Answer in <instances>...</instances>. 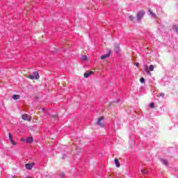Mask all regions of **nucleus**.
<instances>
[{
    "label": "nucleus",
    "mask_w": 178,
    "mask_h": 178,
    "mask_svg": "<svg viewBox=\"0 0 178 178\" xmlns=\"http://www.w3.org/2000/svg\"><path fill=\"white\" fill-rule=\"evenodd\" d=\"M114 162L117 168H120V162H119V159H115Z\"/></svg>",
    "instance_id": "obj_9"
},
{
    "label": "nucleus",
    "mask_w": 178,
    "mask_h": 178,
    "mask_svg": "<svg viewBox=\"0 0 178 178\" xmlns=\"http://www.w3.org/2000/svg\"><path fill=\"white\" fill-rule=\"evenodd\" d=\"M136 66L137 67H138L140 66V63H136Z\"/></svg>",
    "instance_id": "obj_26"
},
{
    "label": "nucleus",
    "mask_w": 178,
    "mask_h": 178,
    "mask_svg": "<svg viewBox=\"0 0 178 178\" xmlns=\"http://www.w3.org/2000/svg\"><path fill=\"white\" fill-rule=\"evenodd\" d=\"M91 74H94V72L90 71V72H88V73L86 72V73H84L83 76H84L85 79H88V77L90 76H91Z\"/></svg>",
    "instance_id": "obj_7"
},
{
    "label": "nucleus",
    "mask_w": 178,
    "mask_h": 178,
    "mask_svg": "<svg viewBox=\"0 0 178 178\" xmlns=\"http://www.w3.org/2000/svg\"><path fill=\"white\" fill-rule=\"evenodd\" d=\"M56 117H57V115H53V118H54V119H56Z\"/></svg>",
    "instance_id": "obj_27"
},
{
    "label": "nucleus",
    "mask_w": 178,
    "mask_h": 178,
    "mask_svg": "<svg viewBox=\"0 0 178 178\" xmlns=\"http://www.w3.org/2000/svg\"><path fill=\"white\" fill-rule=\"evenodd\" d=\"M155 68V66H154L153 65H151L150 66H149V71L150 72H154V69Z\"/></svg>",
    "instance_id": "obj_17"
},
{
    "label": "nucleus",
    "mask_w": 178,
    "mask_h": 178,
    "mask_svg": "<svg viewBox=\"0 0 178 178\" xmlns=\"http://www.w3.org/2000/svg\"><path fill=\"white\" fill-rule=\"evenodd\" d=\"M141 173H142V175H147V174H148V170L143 169L141 170Z\"/></svg>",
    "instance_id": "obj_13"
},
{
    "label": "nucleus",
    "mask_w": 178,
    "mask_h": 178,
    "mask_svg": "<svg viewBox=\"0 0 178 178\" xmlns=\"http://www.w3.org/2000/svg\"><path fill=\"white\" fill-rule=\"evenodd\" d=\"M129 20H131V22H133L134 20V17L133 15H130L129 16Z\"/></svg>",
    "instance_id": "obj_20"
},
{
    "label": "nucleus",
    "mask_w": 178,
    "mask_h": 178,
    "mask_svg": "<svg viewBox=\"0 0 178 178\" xmlns=\"http://www.w3.org/2000/svg\"><path fill=\"white\" fill-rule=\"evenodd\" d=\"M33 141H34V139L31 136H29L26 138V143H33Z\"/></svg>",
    "instance_id": "obj_10"
},
{
    "label": "nucleus",
    "mask_w": 178,
    "mask_h": 178,
    "mask_svg": "<svg viewBox=\"0 0 178 178\" xmlns=\"http://www.w3.org/2000/svg\"><path fill=\"white\" fill-rule=\"evenodd\" d=\"M140 83H142V84H144V83H145V79L144 78H141L140 79Z\"/></svg>",
    "instance_id": "obj_19"
},
{
    "label": "nucleus",
    "mask_w": 178,
    "mask_h": 178,
    "mask_svg": "<svg viewBox=\"0 0 178 178\" xmlns=\"http://www.w3.org/2000/svg\"><path fill=\"white\" fill-rule=\"evenodd\" d=\"M149 106H150V108H155V105L154 104V103H151L149 104Z\"/></svg>",
    "instance_id": "obj_23"
},
{
    "label": "nucleus",
    "mask_w": 178,
    "mask_h": 178,
    "mask_svg": "<svg viewBox=\"0 0 178 178\" xmlns=\"http://www.w3.org/2000/svg\"><path fill=\"white\" fill-rule=\"evenodd\" d=\"M149 12L152 17H156V15H155V13L151 11V10H149Z\"/></svg>",
    "instance_id": "obj_15"
},
{
    "label": "nucleus",
    "mask_w": 178,
    "mask_h": 178,
    "mask_svg": "<svg viewBox=\"0 0 178 178\" xmlns=\"http://www.w3.org/2000/svg\"><path fill=\"white\" fill-rule=\"evenodd\" d=\"M60 177H65V174L64 173H61L60 174Z\"/></svg>",
    "instance_id": "obj_25"
},
{
    "label": "nucleus",
    "mask_w": 178,
    "mask_h": 178,
    "mask_svg": "<svg viewBox=\"0 0 178 178\" xmlns=\"http://www.w3.org/2000/svg\"><path fill=\"white\" fill-rule=\"evenodd\" d=\"M109 55H111V52H109L108 54H104L103 56H102L100 57V59H102V60H104V59H106V58H109Z\"/></svg>",
    "instance_id": "obj_8"
},
{
    "label": "nucleus",
    "mask_w": 178,
    "mask_h": 178,
    "mask_svg": "<svg viewBox=\"0 0 178 178\" xmlns=\"http://www.w3.org/2000/svg\"><path fill=\"white\" fill-rule=\"evenodd\" d=\"M160 97L163 98L165 97V93H160Z\"/></svg>",
    "instance_id": "obj_24"
},
{
    "label": "nucleus",
    "mask_w": 178,
    "mask_h": 178,
    "mask_svg": "<svg viewBox=\"0 0 178 178\" xmlns=\"http://www.w3.org/2000/svg\"><path fill=\"white\" fill-rule=\"evenodd\" d=\"M34 165H35L34 163H27V164L25 165V168L28 170H31V169H33V166H34Z\"/></svg>",
    "instance_id": "obj_5"
},
{
    "label": "nucleus",
    "mask_w": 178,
    "mask_h": 178,
    "mask_svg": "<svg viewBox=\"0 0 178 178\" xmlns=\"http://www.w3.org/2000/svg\"><path fill=\"white\" fill-rule=\"evenodd\" d=\"M144 70H145V72H147V70H148V65H145L144 66Z\"/></svg>",
    "instance_id": "obj_21"
},
{
    "label": "nucleus",
    "mask_w": 178,
    "mask_h": 178,
    "mask_svg": "<svg viewBox=\"0 0 178 178\" xmlns=\"http://www.w3.org/2000/svg\"><path fill=\"white\" fill-rule=\"evenodd\" d=\"M172 29L178 33V26L177 25H174Z\"/></svg>",
    "instance_id": "obj_14"
},
{
    "label": "nucleus",
    "mask_w": 178,
    "mask_h": 178,
    "mask_svg": "<svg viewBox=\"0 0 178 178\" xmlns=\"http://www.w3.org/2000/svg\"><path fill=\"white\" fill-rule=\"evenodd\" d=\"M8 137H9V140H10V142L11 143V144H13V145H16V142H15L13 140V136H12V134L9 133Z\"/></svg>",
    "instance_id": "obj_6"
},
{
    "label": "nucleus",
    "mask_w": 178,
    "mask_h": 178,
    "mask_svg": "<svg viewBox=\"0 0 178 178\" xmlns=\"http://www.w3.org/2000/svg\"><path fill=\"white\" fill-rule=\"evenodd\" d=\"M161 161L163 165H168V161L165 159H162Z\"/></svg>",
    "instance_id": "obj_16"
},
{
    "label": "nucleus",
    "mask_w": 178,
    "mask_h": 178,
    "mask_svg": "<svg viewBox=\"0 0 178 178\" xmlns=\"http://www.w3.org/2000/svg\"><path fill=\"white\" fill-rule=\"evenodd\" d=\"M22 118L23 119V120H27L28 122L31 121V116L29 115L28 114L22 115Z\"/></svg>",
    "instance_id": "obj_4"
},
{
    "label": "nucleus",
    "mask_w": 178,
    "mask_h": 178,
    "mask_svg": "<svg viewBox=\"0 0 178 178\" xmlns=\"http://www.w3.org/2000/svg\"><path fill=\"white\" fill-rule=\"evenodd\" d=\"M13 178H15V177H13Z\"/></svg>",
    "instance_id": "obj_29"
},
{
    "label": "nucleus",
    "mask_w": 178,
    "mask_h": 178,
    "mask_svg": "<svg viewBox=\"0 0 178 178\" xmlns=\"http://www.w3.org/2000/svg\"><path fill=\"white\" fill-rule=\"evenodd\" d=\"M145 15V12H144V10H140L136 14L137 20L138 21L141 20V19L144 17Z\"/></svg>",
    "instance_id": "obj_3"
},
{
    "label": "nucleus",
    "mask_w": 178,
    "mask_h": 178,
    "mask_svg": "<svg viewBox=\"0 0 178 178\" xmlns=\"http://www.w3.org/2000/svg\"><path fill=\"white\" fill-rule=\"evenodd\" d=\"M29 79L31 80H38L40 79V74L38 72H33L31 74L29 75Z\"/></svg>",
    "instance_id": "obj_1"
},
{
    "label": "nucleus",
    "mask_w": 178,
    "mask_h": 178,
    "mask_svg": "<svg viewBox=\"0 0 178 178\" xmlns=\"http://www.w3.org/2000/svg\"><path fill=\"white\" fill-rule=\"evenodd\" d=\"M13 99H20V95H13L12 97Z\"/></svg>",
    "instance_id": "obj_11"
},
{
    "label": "nucleus",
    "mask_w": 178,
    "mask_h": 178,
    "mask_svg": "<svg viewBox=\"0 0 178 178\" xmlns=\"http://www.w3.org/2000/svg\"><path fill=\"white\" fill-rule=\"evenodd\" d=\"M104 116L100 117L98 120L97 122H96V124L97 126H99L100 127H105V123L102 122L104 120Z\"/></svg>",
    "instance_id": "obj_2"
},
{
    "label": "nucleus",
    "mask_w": 178,
    "mask_h": 178,
    "mask_svg": "<svg viewBox=\"0 0 178 178\" xmlns=\"http://www.w3.org/2000/svg\"><path fill=\"white\" fill-rule=\"evenodd\" d=\"M114 47H115V51L118 52L119 48H120L119 44H115Z\"/></svg>",
    "instance_id": "obj_12"
},
{
    "label": "nucleus",
    "mask_w": 178,
    "mask_h": 178,
    "mask_svg": "<svg viewBox=\"0 0 178 178\" xmlns=\"http://www.w3.org/2000/svg\"><path fill=\"white\" fill-rule=\"evenodd\" d=\"M146 73H147L149 76H152L151 71H150L149 70H147V71H146Z\"/></svg>",
    "instance_id": "obj_22"
},
{
    "label": "nucleus",
    "mask_w": 178,
    "mask_h": 178,
    "mask_svg": "<svg viewBox=\"0 0 178 178\" xmlns=\"http://www.w3.org/2000/svg\"><path fill=\"white\" fill-rule=\"evenodd\" d=\"M21 141H23V142H24V141H26L24 139H21Z\"/></svg>",
    "instance_id": "obj_28"
},
{
    "label": "nucleus",
    "mask_w": 178,
    "mask_h": 178,
    "mask_svg": "<svg viewBox=\"0 0 178 178\" xmlns=\"http://www.w3.org/2000/svg\"><path fill=\"white\" fill-rule=\"evenodd\" d=\"M81 59H82L83 60H87L88 57H87V56H82Z\"/></svg>",
    "instance_id": "obj_18"
}]
</instances>
